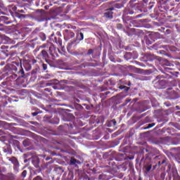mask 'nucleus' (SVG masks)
I'll return each mask as SVG.
<instances>
[{
  "label": "nucleus",
  "instance_id": "1",
  "mask_svg": "<svg viewBox=\"0 0 180 180\" xmlns=\"http://www.w3.org/2000/svg\"><path fill=\"white\" fill-rule=\"evenodd\" d=\"M64 39L66 41H68L70 39L75 37V33L71 30H65L63 31Z\"/></svg>",
  "mask_w": 180,
  "mask_h": 180
},
{
  "label": "nucleus",
  "instance_id": "2",
  "mask_svg": "<svg viewBox=\"0 0 180 180\" xmlns=\"http://www.w3.org/2000/svg\"><path fill=\"white\" fill-rule=\"evenodd\" d=\"M8 161H11V162L13 164V169L15 171H18V169H19V161L16 158L12 157L11 158L8 159Z\"/></svg>",
  "mask_w": 180,
  "mask_h": 180
},
{
  "label": "nucleus",
  "instance_id": "3",
  "mask_svg": "<svg viewBox=\"0 0 180 180\" xmlns=\"http://www.w3.org/2000/svg\"><path fill=\"white\" fill-rule=\"evenodd\" d=\"M155 85L158 89H165V86H167V80H159L156 82Z\"/></svg>",
  "mask_w": 180,
  "mask_h": 180
},
{
  "label": "nucleus",
  "instance_id": "4",
  "mask_svg": "<svg viewBox=\"0 0 180 180\" xmlns=\"http://www.w3.org/2000/svg\"><path fill=\"white\" fill-rule=\"evenodd\" d=\"M112 11H115V8L110 7V8L106 10V12L104 13V16L107 19H112L113 18V12Z\"/></svg>",
  "mask_w": 180,
  "mask_h": 180
},
{
  "label": "nucleus",
  "instance_id": "5",
  "mask_svg": "<svg viewBox=\"0 0 180 180\" xmlns=\"http://www.w3.org/2000/svg\"><path fill=\"white\" fill-rule=\"evenodd\" d=\"M36 20L37 22H44L45 20H47V18L46 17V13H39L37 14L35 17Z\"/></svg>",
  "mask_w": 180,
  "mask_h": 180
},
{
  "label": "nucleus",
  "instance_id": "6",
  "mask_svg": "<svg viewBox=\"0 0 180 180\" xmlns=\"http://www.w3.org/2000/svg\"><path fill=\"white\" fill-rule=\"evenodd\" d=\"M152 168L153 164L151 163V162H144L143 169L145 170V174H148V172L151 171Z\"/></svg>",
  "mask_w": 180,
  "mask_h": 180
},
{
  "label": "nucleus",
  "instance_id": "7",
  "mask_svg": "<svg viewBox=\"0 0 180 180\" xmlns=\"http://www.w3.org/2000/svg\"><path fill=\"white\" fill-rule=\"evenodd\" d=\"M153 158H154V155L153 154V153H147L146 155H145V158H142L141 159V162H146V161H151V160H153Z\"/></svg>",
  "mask_w": 180,
  "mask_h": 180
},
{
  "label": "nucleus",
  "instance_id": "8",
  "mask_svg": "<svg viewBox=\"0 0 180 180\" xmlns=\"http://www.w3.org/2000/svg\"><path fill=\"white\" fill-rule=\"evenodd\" d=\"M31 161L35 168H40V159L38 157L32 158Z\"/></svg>",
  "mask_w": 180,
  "mask_h": 180
},
{
  "label": "nucleus",
  "instance_id": "9",
  "mask_svg": "<svg viewBox=\"0 0 180 180\" xmlns=\"http://www.w3.org/2000/svg\"><path fill=\"white\" fill-rule=\"evenodd\" d=\"M39 56L42 57V58L45 60L46 63L50 64V63H49V53H47V51L42 50Z\"/></svg>",
  "mask_w": 180,
  "mask_h": 180
},
{
  "label": "nucleus",
  "instance_id": "10",
  "mask_svg": "<svg viewBox=\"0 0 180 180\" xmlns=\"http://www.w3.org/2000/svg\"><path fill=\"white\" fill-rule=\"evenodd\" d=\"M48 50L51 56H54L56 54V47L54 46V45H53V44H49V46H48Z\"/></svg>",
  "mask_w": 180,
  "mask_h": 180
},
{
  "label": "nucleus",
  "instance_id": "11",
  "mask_svg": "<svg viewBox=\"0 0 180 180\" xmlns=\"http://www.w3.org/2000/svg\"><path fill=\"white\" fill-rule=\"evenodd\" d=\"M109 172H105L103 173L102 174L99 175V179H103V180H109L110 179V176H109Z\"/></svg>",
  "mask_w": 180,
  "mask_h": 180
},
{
  "label": "nucleus",
  "instance_id": "12",
  "mask_svg": "<svg viewBox=\"0 0 180 180\" xmlns=\"http://www.w3.org/2000/svg\"><path fill=\"white\" fill-rule=\"evenodd\" d=\"M0 20L4 25H11V23H12V21L7 16H1Z\"/></svg>",
  "mask_w": 180,
  "mask_h": 180
},
{
  "label": "nucleus",
  "instance_id": "13",
  "mask_svg": "<svg viewBox=\"0 0 180 180\" xmlns=\"http://www.w3.org/2000/svg\"><path fill=\"white\" fill-rule=\"evenodd\" d=\"M18 67L19 68V64L16 62H13V63L9 65L10 70H11V71H15V72H18Z\"/></svg>",
  "mask_w": 180,
  "mask_h": 180
},
{
  "label": "nucleus",
  "instance_id": "14",
  "mask_svg": "<svg viewBox=\"0 0 180 180\" xmlns=\"http://www.w3.org/2000/svg\"><path fill=\"white\" fill-rule=\"evenodd\" d=\"M134 11L132 7H127L124 11V15H134Z\"/></svg>",
  "mask_w": 180,
  "mask_h": 180
},
{
  "label": "nucleus",
  "instance_id": "15",
  "mask_svg": "<svg viewBox=\"0 0 180 180\" xmlns=\"http://www.w3.org/2000/svg\"><path fill=\"white\" fill-rule=\"evenodd\" d=\"M75 40H76V41H77V40H78L79 41H82V40H84V33H82V32H79L77 34Z\"/></svg>",
  "mask_w": 180,
  "mask_h": 180
},
{
  "label": "nucleus",
  "instance_id": "16",
  "mask_svg": "<svg viewBox=\"0 0 180 180\" xmlns=\"http://www.w3.org/2000/svg\"><path fill=\"white\" fill-rule=\"evenodd\" d=\"M52 40L54 43L58 44V46H63V41L61 40V38L55 37L54 39Z\"/></svg>",
  "mask_w": 180,
  "mask_h": 180
},
{
  "label": "nucleus",
  "instance_id": "17",
  "mask_svg": "<svg viewBox=\"0 0 180 180\" xmlns=\"http://www.w3.org/2000/svg\"><path fill=\"white\" fill-rule=\"evenodd\" d=\"M162 31L163 33H165V34H171L172 32V30L169 29L168 27H162Z\"/></svg>",
  "mask_w": 180,
  "mask_h": 180
},
{
  "label": "nucleus",
  "instance_id": "18",
  "mask_svg": "<svg viewBox=\"0 0 180 180\" xmlns=\"http://www.w3.org/2000/svg\"><path fill=\"white\" fill-rule=\"evenodd\" d=\"M78 164H81V162L75 158H70V165H77Z\"/></svg>",
  "mask_w": 180,
  "mask_h": 180
},
{
  "label": "nucleus",
  "instance_id": "19",
  "mask_svg": "<svg viewBox=\"0 0 180 180\" xmlns=\"http://www.w3.org/2000/svg\"><path fill=\"white\" fill-rule=\"evenodd\" d=\"M77 41V39H75L73 41H70L68 44V46H67V49L68 50H71V47H72L73 44H75V42Z\"/></svg>",
  "mask_w": 180,
  "mask_h": 180
},
{
  "label": "nucleus",
  "instance_id": "20",
  "mask_svg": "<svg viewBox=\"0 0 180 180\" xmlns=\"http://www.w3.org/2000/svg\"><path fill=\"white\" fill-rule=\"evenodd\" d=\"M123 4H119V3H117V4H115V5H114V7H112V8H114V9H122V8H123Z\"/></svg>",
  "mask_w": 180,
  "mask_h": 180
},
{
  "label": "nucleus",
  "instance_id": "21",
  "mask_svg": "<svg viewBox=\"0 0 180 180\" xmlns=\"http://www.w3.org/2000/svg\"><path fill=\"white\" fill-rule=\"evenodd\" d=\"M39 37H40V39H41V40L42 41H46V34H44V33H43V32H40V33L39 34Z\"/></svg>",
  "mask_w": 180,
  "mask_h": 180
},
{
  "label": "nucleus",
  "instance_id": "22",
  "mask_svg": "<svg viewBox=\"0 0 180 180\" xmlns=\"http://www.w3.org/2000/svg\"><path fill=\"white\" fill-rule=\"evenodd\" d=\"M15 16L16 18H18V19H25V18H26V15L19 13H16Z\"/></svg>",
  "mask_w": 180,
  "mask_h": 180
},
{
  "label": "nucleus",
  "instance_id": "23",
  "mask_svg": "<svg viewBox=\"0 0 180 180\" xmlns=\"http://www.w3.org/2000/svg\"><path fill=\"white\" fill-rule=\"evenodd\" d=\"M50 42H48L46 44H44L39 46V49H49V46H50Z\"/></svg>",
  "mask_w": 180,
  "mask_h": 180
},
{
  "label": "nucleus",
  "instance_id": "24",
  "mask_svg": "<svg viewBox=\"0 0 180 180\" xmlns=\"http://www.w3.org/2000/svg\"><path fill=\"white\" fill-rule=\"evenodd\" d=\"M24 67L26 71H30L32 70V66L29 63L25 64Z\"/></svg>",
  "mask_w": 180,
  "mask_h": 180
},
{
  "label": "nucleus",
  "instance_id": "25",
  "mask_svg": "<svg viewBox=\"0 0 180 180\" xmlns=\"http://www.w3.org/2000/svg\"><path fill=\"white\" fill-rule=\"evenodd\" d=\"M124 58H126V60H130V58H131V53H127L124 54Z\"/></svg>",
  "mask_w": 180,
  "mask_h": 180
},
{
  "label": "nucleus",
  "instance_id": "26",
  "mask_svg": "<svg viewBox=\"0 0 180 180\" xmlns=\"http://www.w3.org/2000/svg\"><path fill=\"white\" fill-rule=\"evenodd\" d=\"M116 120H112L110 122V124H108V127H111V126H116Z\"/></svg>",
  "mask_w": 180,
  "mask_h": 180
},
{
  "label": "nucleus",
  "instance_id": "27",
  "mask_svg": "<svg viewBox=\"0 0 180 180\" xmlns=\"http://www.w3.org/2000/svg\"><path fill=\"white\" fill-rule=\"evenodd\" d=\"M154 126H155V123L148 124V126L144 128V130H147L148 129H151V127H154Z\"/></svg>",
  "mask_w": 180,
  "mask_h": 180
},
{
  "label": "nucleus",
  "instance_id": "28",
  "mask_svg": "<svg viewBox=\"0 0 180 180\" xmlns=\"http://www.w3.org/2000/svg\"><path fill=\"white\" fill-rule=\"evenodd\" d=\"M19 8H20V6H19V5H18V6H14L13 7V12H15V15H16V13H18V10L19 9Z\"/></svg>",
  "mask_w": 180,
  "mask_h": 180
},
{
  "label": "nucleus",
  "instance_id": "29",
  "mask_svg": "<svg viewBox=\"0 0 180 180\" xmlns=\"http://www.w3.org/2000/svg\"><path fill=\"white\" fill-rule=\"evenodd\" d=\"M165 162H167V159H163L162 161H159L158 163V167H161V165L165 164Z\"/></svg>",
  "mask_w": 180,
  "mask_h": 180
},
{
  "label": "nucleus",
  "instance_id": "30",
  "mask_svg": "<svg viewBox=\"0 0 180 180\" xmlns=\"http://www.w3.org/2000/svg\"><path fill=\"white\" fill-rule=\"evenodd\" d=\"M120 89H124L125 92H129V89H130V87L126 86H121Z\"/></svg>",
  "mask_w": 180,
  "mask_h": 180
},
{
  "label": "nucleus",
  "instance_id": "31",
  "mask_svg": "<svg viewBox=\"0 0 180 180\" xmlns=\"http://www.w3.org/2000/svg\"><path fill=\"white\" fill-rule=\"evenodd\" d=\"M54 5H60V0H51V1Z\"/></svg>",
  "mask_w": 180,
  "mask_h": 180
},
{
  "label": "nucleus",
  "instance_id": "32",
  "mask_svg": "<svg viewBox=\"0 0 180 180\" xmlns=\"http://www.w3.org/2000/svg\"><path fill=\"white\" fill-rule=\"evenodd\" d=\"M174 180H180V175L179 174H174L173 175Z\"/></svg>",
  "mask_w": 180,
  "mask_h": 180
},
{
  "label": "nucleus",
  "instance_id": "33",
  "mask_svg": "<svg viewBox=\"0 0 180 180\" xmlns=\"http://www.w3.org/2000/svg\"><path fill=\"white\" fill-rule=\"evenodd\" d=\"M15 179V175L10 174L8 176V180H14Z\"/></svg>",
  "mask_w": 180,
  "mask_h": 180
},
{
  "label": "nucleus",
  "instance_id": "34",
  "mask_svg": "<svg viewBox=\"0 0 180 180\" xmlns=\"http://www.w3.org/2000/svg\"><path fill=\"white\" fill-rule=\"evenodd\" d=\"M86 54L87 56H91V54H94V49H89Z\"/></svg>",
  "mask_w": 180,
  "mask_h": 180
},
{
  "label": "nucleus",
  "instance_id": "35",
  "mask_svg": "<svg viewBox=\"0 0 180 180\" xmlns=\"http://www.w3.org/2000/svg\"><path fill=\"white\" fill-rule=\"evenodd\" d=\"M26 175H27V171L26 170H24L22 174H21V176L25 178L26 176Z\"/></svg>",
  "mask_w": 180,
  "mask_h": 180
},
{
  "label": "nucleus",
  "instance_id": "36",
  "mask_svg": "<svg viewBox=\"0 0 180 180\" xmlns=\"http://www.w3.org/2000/svg\"><path fill=\"white\" fill-rule=\"evenodd\" d=\"M108 165L109 167H115V165H116V163L115 162H108Z\"/></svg>",
  "mask_w": 180,
  "mask_h": 180
},
{
  "label": "nucleus",
  "instance_id": "37",
  "mask_svg": "<svg viewBox=\"0 0 180 180\" xmlns=\"http://www.w3.org/2000/svg\"><path fill=\"white\" fill-rule=\"evenodd\" d=\"M41 66H42V68H43L44 71H46V70H47V65L46 64L41 63Z\"/></svg>",
  "mask_w": 180,
  "mask_h": 180
},
{
  "label": "nucleus",
  "instance_id": "38",
  "mask_svg": "<svg viewBox=\"0 0 180 180\" xmlns=\"http://www.w3.org/2000/svg\"><path fill=\"white\" fill-rule=\"evenodd\" d=\"M23 37H26V35L25 34H19L18 39H23Z\"/></svg>",
  "mask_w": 180,
  "mask_h": 180
},
{
  "label": "nucleus",
  "instance_id": "39",
  "mask_svg": "<svg viewBox=\"0 0 180 180\" xmlns=\"http://www.w3.org/2000/svg\"><path fill=\"white\" fill-rule=\"evenodd\" d=\"M18 72H20V74H22V75H25V71H23L22 66L20 67V70L18 71Z\"/></svg>",
  "mask_w": 180,
  "mask_h": 180
},
{
  "label": "nucleus",
  "instance_id": "40",
  "mask_svg": "<svg viewBox=\"0 0 180 180\" xmlns=\"http://www.w3.org/2000/svg\"><path fill=\"white\" fill-rule=\"evenodd\" d=\"M50 6H53V4L51 3V1H50L49 5L45 6L44 8L45 9H49V8H50Z\"/></svg>",
  "mask_w": 180,
  "mask_h": 180
},
{
  "label": "nucleus",
  "instance_id": "41",
  "mask_svg": "<svg viewBox=\"0 0 180 180\" xmlns=\"http://www.w3.org/2000/svg\"><path fill=\"white\" fill-rule=\"evenodd\" d=\"M89 67H98V63L94 64V63H90L89 64Z\"/></svg>",
  "mask_w": 180,
  "mask_h": 180
},
{
  "label": "nucleus",
  "instance_id": "42",
  "mask_svg": "<svg viewBox=\"0 0 180 180\" xmlns=\"http://www.w3.org/2000/svg\"><path fill=\"white\" fill-rule=\"evenodd\" d=\"M0 49L1 50H6V49H8V46L2 45V46H1Z\"/></svg>",
  "mask_w": 180,
  "mask_h": 180
},
{
  "label": "nucleus",
  "instance_id": "43",
  "mask_svg": "<svg viewBox=\"0 0 180 180\" xmlns=\"http://www.w3.org/2000/svg\"><path fill=\"white\" fill-rule=\"evenodd\" d=\"M17 13H25V10H20L18 8L17 10Z\"/></svg>",
  "mask_w": 180,
  "mask_h": 180
},
{
  "label": "nucleus",
  "instance_id": "44",
  "mask_svg": "<svg viewBox=\"0 0 180 180\" xmlns=\"http://www.w3.org/2000/svg\"><path fill=\"white\" fill-rule=\"evenodd\" d=\"M117 29H122L123 25L122 24H117Z\"/></svg>",
  "mask_w": 180,
  "mask_h": 180
},
{
  "label": "nucleus",
  "instance_id": "45",
  "mask_svg": "<svg viewBox=\"0 0 180 180\" xmlns=\"http://www.w3.org/2000/svg\"><path fill=\"white\" fill-rule=\"evenodd\" d=\"M161 78H164V77L161 75H159L156 77V79H161Z\"/></svg>",
  "mask_w": 180,
  "mask_h": 180
},
{
  "label": "nucleus",
  "instance_id": "46",
  "mask_svg": "<svg viewBox=\"0 0 180 180\" xmlns=\"http://www.w3.org/2000/svg\"><path fill=\"white\" fill-rule=\"evenodd\" d=\"M37 115H39V112H32V116H33L34 117L35 116H37Z\"/></svg>",
  "mask_w": 180,
  "mask_h": 180
},
{
  "label": "nucleus",
  "instance_id": "47",
  "mask_svg": "<svg viewBox=\"0 0 180 180\" xmlns=\"http://www.w3.org/2000/svg\"><path fill=\"white\" fill-rule=\"evenodd\" d=\"M44 92H51V89H49V88H46V89H44Z\"/></svg>",
  "mask_w": 180,
  "mask_h": 180
},
{
  "label": "nucleus",
  "instance_id": "48",
  "mask_svg": "<svg viewBox=\"0 0 180 180\" xmlns=\"http://www.w3.org/2000/svg\"><path fill=\"white\" fill-rule=\"evenodd\" d=\"M160 178H162V179H164V178H165V173H161V174H160Z\"/></svg>",
  "mask_w": 180,
  "mask_h": 180
},
{
  "label": "nucleus",
  "instance_id": "49",
  "mask_svg": "<svg viewBox=\"0 0 180 180\" xmlns=\"http://www.w3.org/2000/svg\"><path fill=\"white\" fill-rule=\"evenodd\" d=\"M53 37H54V33L51 34L49 37L50 40H53L54 39H53Z\"/></svg>",
  "mask_w": 180,
  "mask_h": 180
},
{
  "label": "nucleus",
  "instance_id": "50",
  "mask_svg": "<svg viewBox=\"0 0 180 180\" xmlns=\"http://www.w3.org/2000/svg\"><path fill=\"white\" fill-rule=\"evenodd\" d=\"M60 82H63V84H68V80L63 79L61 80Z\"/></svg>",
  "mask_w": 180,
  "mask_h": 180
},
{
  "label": "nucleus",
  "instance_id": "51",
  "mask_svg": "<svg viewBox=\"0 0 180 180\" xmlns=\"http://www.w3.org/2000/svg\"><path fill=\"white\" fill-rule=\"evenodd\" d=\"M154 160H160V155H156L153 158Z\"/></svg>",
  "mask_w": 180,
  "mask_h": 180
},
{
  "label": "nucleus",
  "instance_id": "52",
  "mask_svg": "<svg viewBox=\"0 0 180 180\" xmlns=\"http://www.w3.org/2000/svg\"><path fill=\"white\" fill-rule=\"evenodd\" d=\"M56 34H57V36H58V37H61V32H57Z\"/></svg>",
  "mask_w": 180,
  "mask_h": 180
},
{
  "label": "nucleus",
  "instance_id": "53",
  "mask_svg": "<svg viewBox=\"0 0 180 180\" xmlns=\"http://www.w3.org/2000/svg\"><path fill=\"white\" fill-rule=\"evenodd\" d=\"M157 167H158V165H153V171H154V169H156Z\"/></svg>",
  "mask_w": 180,
  "mask_h": 180
},
{
  "label": "nucleus",
  "instance_id": "54",
  "mask_svg": "<svg viewBox=\"0 0 180 180\" xmlns=\"http://www.w3.org/2000/svg\"><path fill=\"white\" fill-rule=\"evenodd\" d=\"M4 152H5V153H7V154H11V150H6V149H5V150H4Z\"/></svg>",
  "mask_w": 180,
  "mask_h": 180
},
{
  "label": "nucleus",
  "instance_id": "55",
  "mask_svg": "<svg viewBox=\"0 0 180 180\" xmlns=\"http://www.w3.org/2000/svg\"><path fill=\"white\" fill-rule=\"evenodd\" d=\"M131 101V99L127 98V99L125 100V102H126L127 103H129Z\"/></svg>",
  "mask_w": 180,
  "mask_h": 180
},
{
  "label": "nucleus",
  "instance_id": "56",
  "mask_svg": "<svg viewBox=\"0 0 180 180\" xmlns=\"http://www.w3.org/2000/svg\"><path fill=\"white\" fill-rule=\"evenodd\" d=\"M36 63H37L36 59L32 60V64H36Z\"/></svg>",
  "mask_w": 180,
  "mask_h": 180
},
{
  "label": "nucleus",
  "instance_id": "57",
  "mask_svg": "<svg viewBox=\"0 0 180 180\" xmlns=\"http://www.w3.org/2000/svg\"><path fill=\"white\" fill-rule=\"evenodd\" d=\"M51 155H56V152H51Z\"/></svg>",
  "mask_w": 180,
  "mask_h": 180
},
{
  "label": "nucleus",
  "instance_id": "58",
  "mask_svg": "<svg viewBox=\"0 0 180 180\" xmlns=\"http://www.w3.org/2000/svg\"><path fill=\"white\" fill-rule=\"evenodd\" d=\"M5 122L4 121H0V124H4Z\"/></svg>",
  "mask_w": 180,
  "mask_h": 180
},
{
  "label": "nucleus",
  "instance_id": "59",
  "mask_svg": "<svg viewBox=\"0 0 180 180\" xmlns=\"http://www.w3.org/2000/svg\"><path fill=\"white\" fill-rule=\"evenodd\" d=\"M38 172H41V169L39 168L38 169Z\"/></svg>",
  "mask_w": 180,
  "mask_h": 180
},
{
  "label": "nucleus",
  "instance_id": "60",
  "mask_svg": "<svg viewBox=\"0 0 180 180\" xmlns=\"http://www.w3.org/2000/svg\"><path fill=\"white\" fill-rule=\"evenodd\" d=\"M136 18H141V15H136Z\"/></svg>",
  "mask_w": 180,
  "mask_h": 180
},
{
  "label": "nucleus",
  "instance_id": "61",
  "mask_svg": "<svg viewBox=\"0 0 180 180\" xmlns=\"http://www.w3.org/2000/svg\"><path fill=\"white\" fill-rule=\"evenodd\" d=\"M49 160H50V158H46V160L49 161Z\"/></svg>",
  "mask_w": 180,
  "mask_h": 180
},
{
  "label": "nucleus",
  "instance_id": "62",
  "mask_svg": "<svg viewBox=\"0 0 180 180\" xmlns=\"http://www.w3.org/2000/svg\"><path fill=\"white\" fill-rule=\"evenodd\" d=\"M32 73H33V74H36V71L32 70Z\"/></svg>",
  "mask_w": 180,
  "mask_h": 180
},
{
  "label": "nucleus",
  "instance_id": "63",
  "mask_svg": "<svg viewBox=\"0 0 180 180\" xmlns=\"http://www.w3.org/2000/svg\"><path fill=\"white\" fill-rule=\"evenodd\" d=\"M79 108H82L81 105L77 104Z\"/></svg>",
  "mask_w": 180,
  "mask_h": 180
},
{
  "label": "nucleus",
  "instance_id": "64",
  "mask_svg": "<svg viewBox=\"0 0 180 180\" xmlns=\"http://www.w3.org/2000/svg\"><path fill=\"white\" fill-rule=\"evenodd\" d=\"M138 180H143V179H141V177H139V179Z\"/></svg>",
  "mask_w": 180,
  "mask_h": 180
}]
</instances>
